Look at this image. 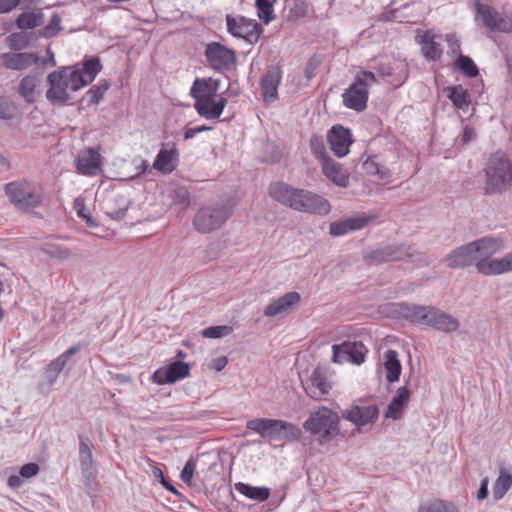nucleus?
<instances>
[{
    "instance_id": "39448f33",
    "label": "nucleus",
    "mask_w": 512,
    "mask_h": 512,
    "mask_svg": "<svg viewBox=\"0 0 512 512\" xmlns=\"http://www.w3.org/2000/svg\"><path fill=\"white\" fill-rule=\"evenodd\" d=\"M303 428L316 437L320 444H325L340 434V416L330 408L321 406L310 413Z\"/></svg>"
},
{
    "instance_id": "cd10ccee",
    "label": "nucleus",
    "mask_w": 512,
    "mask_h": 512,
    "mask_svg": "<svg viewBox=\"0 0 512 512\" xmlns=\"http://www.w3.org/2000/svg\"><path fill=\"white\" fill-rule=\"evenodd\" d=\"M369 222V218L366 216L362 217H351L347 218L343 221H335L332 222L329 226V233L331 236L339 237L347 234L351 231H357L363 229L367 223Z\"/></svg>"
},
{
    "instance_id": "c03bdc74",
    "label": "nucleus",
    "mask_w": 512,
    "mask_h": 512,
    "mask_svg": "<svg viewBox=\"0 0 512 512\" xmlns=\"http://www.w3.org/2000/svg\"><path fill=\"white\" fill-rule=\"evenodd\" d=\"M189 372L190 366L182 361H175L166 368V375L169 378V384L187 377Z\"/></svg>"
},
{
    "instance_id": "de8ad7c7",
    "label": "nucleus",
    "mask_w": 512,
    "mask_h": 512,
    "mask_svg": "<svg viewBox=\"0 0 512 512\" xmlns=\"http://www.w3.org/2000/svg\"><path fill=\"white\" fill-rule=\"evenodd\" d=\"M310 149L312 154L317 158L321 164L325 161V159H329L330 157L327 155L326 146L324 143V139L319 135H312L310 138Z\"/></svg>"
},
{
    "instance_id": "2eb2a0df",
    "label": "nucleus",
    "mask_w": 512,
    "mask_h": 512,
    "mask_svg": "<svg viewBox=\"0 0 512 512\" xmlns=\"http://www.w3.org/2000/svg\"><path fill=\"white\" fill-rule=\"evenodd\" d=\"M415 39L421 46V51L426 60L436 62L442 55V35L433 34L430 31L417 30Z\"/></svg>"
},
{
    "instance_id": "7ed1b4c3",
    "label": "nucleus",
    "mask_w": 512,
    "mask_h": 512,
    "mask_svg": "<svg viewBox=\"0 0 512 512\" xmlns=\"http://www.w3.org/2000/svg\"><path fill=\"white\" fill-rule=\"evenodd\" d=\"M484 174V195H502L510 190L512 186V162L503 151L499 150L490 155L485 163Z\"/></svg>"
},
{
    "instance_id": "4c0bfd02",
    "label": "nucleus",
    "mask_w": 512,
    "mask_h": 512,
    "mask_svg": "<svg viewBox=\"0 0 512 512\" xmlns=\"http://www.w3.org/2000/svg\"><path fill=\"white\" fill-rule=\"evenodd\" d=\"M190 95L195 99V102L205 97H215L216 86L211 83L210 79H196L190 89Z\"/></svg>"
},
{
    "instance_id": "412c9836",
    "label": "nucleus",
    "mask_w": 512,
    "mask_h": 512,
    "mask_svg": "<svg viewBox=\"0 0 512 512\" xmlns=\"http://www.w3.org/2000/svg\"><path fill=\"white\" fill-rule=\"evenodd\" d=\"M301 301V296L296 291L287 292L272 301L264 310L266 317H275L280 314L290 313Z\"/></svg>"
},
{
    "instance_id": "9d476101",
    "label": "nucleus",
    "mask_w": 512,
    "mask_h": 512,
    "mask_svg": "<svg viewBox=\"0 0 512 512\" xmlns=\"http://www.w3.org/2000/svg\"><path fill=\"white\" fill-rule=\"evenodd\" d=\"M298 194L299 200L295 211L321 216L330 212L331 205L329 201L321 195L302 188H300Z\"/></svg>"
},
{
    "instance_id": "6e6552de",
    "label": "nucleus",
    "mask_w": 512,
    "mask_h": 512,
    "mask_svg": "<svg viewBox=\"0 0 512 512\" xmlns=\"http://www.w3.org/2000/svg\"><path fill=\"white\" fill-rule=\"evenodd\" d=\"M225 21L228 33L233 37L244 39L249 44L257 43L263 31L256 20L245 16L228 14Z\"/></svg>"
},
{
    "instance_id": "72a5a7b5",
    "label": "nucleus",
    "mask_w": 512,
    "mask_h": 512,
    "mask_svg": "<svg viewBox=\"0 0 512 512\" xmlns=\"http://www.w3.org/2000/svg\"><path fill=\"white\" fill-rule=\"evenodd\" d=\"M384 367L386 369V379L388 382L393 383L399 380L402 367L398 353L395 350L388 349L384 353Z\"/></svg>"
},
{
    "instance_id": "bb28decb",
    "label": "nucleus",
    "mask_w": 512,
    "mask_h": 512,
    "mask_svg": "<svg viewBox=\"0 0 512 512\" xmlns=\"http://www.w3.org/2000/svg\"><path fill=\"white\" fill-rule=\"evenodd\" d=\"M473 242L477 258H491L505 247V241L499 236H485Z\"/></svg>"
},
{
    "instance_id": "49530a36",
    "label": "nucleus",
    "mask_w": 512,
    "mask_h": 512,
    "mask_svg": "<svg viewBox=\"0 0 512 512\" xmlns=\"http://www.w3.org/2000/svg\"><path fill=\"white\" fill-rule=\"evenodd\" d=\"M32 40V34L26 31L12 33L7 37L8 46L15 51L25 49Z\"/></svg>"
},
{
    "instance_id": "603ef678",
    "label": "nucleus",
    "mask_w": 512,
    "mask_h": 512,
    "mask_svg": "<svg viewBox=\"0 0 512 512\" xmlns=\"http://www.w3.org/2000/svg\"><path fill=\"white\" fill-rule=\"evenodd\" d=\"M61 18L58 14H53L48 24L42 29V35L46 38L55 36L61 29Z\"/></svg>"
},
{
    "instance_id": "3c124183",
    "label": "nucleus",
    "mask_w": 512,
    "mask_h": 512,
    "mask_svg": "<svg viewBox=\"0 0 512 512\" xmlns=\"http://www.w3.org/2000/svg\"><path fill=\"white\" fill-rule=\"evenodd\" d=\"M282 425H283V427H282L283 432H282L281 441L291 442V441H297L301 438L302 431L297 425L290 423V422H286L284 420H282Z\"/></svg>"
},
{
    "instance_id": "aec40b11",
    "label": "nucleus",
    "mask_w": 512,
    "mask_h": 512,
    "mask_svg": "<svg viewBox=\"0 0 512 512\" xmlns=\"http://www.w3.org/2000/svg\"><path fill=\"white\" fill-rule=\"evenodd\" d=\"M475 267L483 275H500L512 271V252L501 259L478 258Z\"/></svg>"
},
{
    "instance_id": "13d9d810",
    "label": "nucleus",
    "mask_w": 512,
    "mask_h": 512,
    "mask_svg": "<svg viewBox=\"0 0 512 512\" xmlns=\"http://www.w3.org/2000/svg\"><path fill=\"white\" fill-rule=\"evenodd\" d=\"M175 196L177 199V202L188 206L190 204V193L186 188L179 187L175 190Z\"/></svg>"
},
{
    "instance_id": "2f4dec72",
    "label": "nucleus",
    "mask_w": 512,
    "mask_h": 512,
    "mask_svg": "<svg viewBox=\"0 0 512 512\" xmlns=\"http://www.w3.org/2000/svg\"><path fill=\"white\" fill-rule=\"evenodd\" d=\"M78 441H79V463H80V469L83 474H88L93 469V454H92V443L90 439L83 435H78Z\"/></svg>"
},
{
    "instance_id": "680f3d73",
    "label": "nucleus",
    "mask_w": 512,
    "mask_h": 512,
    "mask_svg": "<svg viewBox=\"0 0 512 512\" xmlns=\"http://www.w3.org/2000/svg\"><path fill=\"white\" fill-rule=\"evenodd\" d=\"M17 60L13 64H38V59L29 53H19L16 55Z\"/></svg>"
},
{
    "instance_id": "20e7f679",
    "label": "nucleus",
    "mask_w": 512,
    "mask_h": 512,
    "mask_svg": "<svg viewBox=\"0 0 512 512\" xmlns=\"http://www.w3.org/2000/svg\"><path fill=\"white\" fill-rule=\"evenodd\" d=\"M5 195L11 204L21 211H30L43 204V186L35 181L19 179L4 185Z\"/></svg>"
},
{
    "instance_id": "dca6fc26",
    "label": "nucleus",
    "mask_w": 512,
    "mask_h": 512,
    "mask_svg": "<svg viewBox=\"0 0 512 512\" xmlns=\"http://www.w3.org/2000/svg\"><path fill=\"white\" fill-rule=\"evenodd\" d=\"M478 260L473 242H469L455 248L448 253L444 259L446 266L450 269L466 268L475 265Z\"/></svg>"
},
{
    "instance_id": "69168bd1",
    "label": "nucleus",
    "mask_w": 512,
    "mask_h": 512,
    "mask_svg": "<svg viewBox=\"0 0 512 512\" xmlns=\"http://www.w3.org/2000/svg\"><path fill=\"white\" fill-rule=\"evenodd\" d=\"M458 68L465 76L469 78L476 77L479 73L478 66H454Z\"/></svg>"
},
{
    "instance_id": "b1692460",
    "label": "nucleus",
    "mask_w": 512,
    "mask_h": 512,
    "mask_svg": "<svg viewBox=\"0 0 512 512\" xmlns=\"http://www.w3.org/2000/svg\"><path fill=\"white\" fill-rule=\"evenodd\" d=\"M81 349V343H77L49 363L44 372V376L49 385H52L57 380L58 375L64 369L70 357L78 353Z\"/></svg>"
},
{
    "instance_id": "c9c22d12",
    "label": "nucleus",
    "mask_w": 512,
    "mask_h": 512,
    "mask_svg": "<svg viewBox=\"0 0 512 512\" xmlns=\"http://www.w3.org/2000/svg\"><path fill=\"white\" fill-rule=\"evenodd\" d=\"M445 40L448 44L447 54L451 56L452 64H475L474 61L461 53L460 41L453 34H447Z\"/></svg>"
},
{
    "instance_id": "338daca9",
    "label": "nucleus",
    "mask_w": 512,
    "mask_h": 512,
    "mask_svg": "<svg viewBox=\"0 0 512 512\" xmlns=\"http://www.w3.org/2000/svg\"><path fill=\"white\" fill-rule=\"evenodd\" d=\"M488 483H489V480L488 478H484L482 481H481V485L479 487V490L477 492V498L479 500H484L487 498L488 496Z\"/></svg>"
},
{
    "instance_id": "e2e57ef3",
    "label": "nucleus",
    "mask_w": 512,
    "mask_h": 512,
    "mask_svg": "<svg viewBox=\"0 0 512 512\" xmlns=\"http://www.w3.org/2000/svg\"><path fill=\"white\" fill-rule=\"evenodd\" d=\"M475 138V130L473 127L467 125L464 127L462 136H461V142L463 145L468 144L471 140Z\"/></svg>"
},
{
    "instance_id": "58836bf2",
    "label": "nucleus",
    "mask_w": 512,
    "mask_h": 512,
    "mask_svg": "<svg viewBox=\"0 0 512 512\" xmlns=\"http://www.w3.org/2000/svg\"><path fill=\"white\" fill-rule=\"evenodd\" d=\"M43 23L44 14L41 11L23 12L16 18V26L22 31L36 28Z\"/></svg>"
},
{
    "instance_id": "a211bd4d",
    "label": "nucleus",
    "mask_w": 512,
    "mask_h": 512,
    "mask_svg": "<svg viewBox=\"0 0 512 512\" xmlns=\"http://www.w3.org/2000/svg\"><path fill=\"white\" fill-rule=\"evenodd\" d=\"M282 420L270 418H257L247 421L246 428L254 431L262 438L269 437L270 439L281 441L283 432Z\"/></svg>"
},
{
    "instance_id": "423d86ee",
    "label": "nucleus",
    "mask_w": 512,
    "mask_h": 512,
    "mask_svg": "<svg viewBox=\"0 0 512 512\" xmlns=\"http://www.w3.org/2000/svg\"><path fill=\"white\" fill-rule=\"evenodd\" d=\"M234 213L230 202L206 205L197 210L193 217V226L201 234L212 233L220 229Z\"/></svg>"
},
{
    "instance_id": "9b49d317",
    "label": "nucleus",
    "mask_w": 512,
    "mask_h": 512,
    "mask_svg": "<svg viewBox=\"0 0 512 512\" xmlns=\"http://www.w3.org/2000/svg\"><path fill=\"white\" fill-rule=\"evenodd\" d=\"M476 8L488 29L502 33H512V14L499 13L481 3H476Z\"/></svg>"
},
{
    "instance_id": "4be33fe9",
    "label": "nucleus",
    "mask_w": 512,
    "mask_h": 512,
    "mask_svg": "<svg viewBox=\"0 0 512 512\" xmlns=\"http://www.w3.org/2000/svg\"><path fill=\"white\" fill-rule=\"evenodd\" d=\"M205 56L210 64H235L236 52L219 42H210L206 45Z\"/></svg>"
},
{
    "instance_id": "a878e982",
    "label": "nucleus",
    "mask_w": 512,
    "mask_h": 512,
    "mask_svg": "<svg viewBox=\"0 0 512 512\" xmlns=\"http://www.w3.org/2000/svg\"><path fill=\"white\" fill-rule=\"evenodd\" d=\"M100 166L101 155L93 148L81 151L76 159L77 169L85 175H97L100 170Z\"/></svg>"
},
{
    "instance_id": "f3484780",
    "label": "nucleus",
    "mask_w": 512,
    "mask_h": 512,
    "mask_svg": "<svg viewBox=\"0 0 512 512\" xmlns=\"http://www.w3.org/2000/svg\"><path fill=\"white\" fill-rule=\"evenodd\" d=\"M379 415V409L376 404L353 405L351 408L342 411V417L350 421L357 427L373 423Z\"/></svg>"
},
{
    "instance_id": "a19ab883",
    "label": "nucleus",
    "mask_w": 512,
    "mask_h": 512,
    "mask_svg": "<svg viewBox=\"0 0 512 512\" xmlns=\"http://www.w3.org/2000/svg\"><path fill=\"white\" fill-rule=\"evenodd\" d=\"M512 486V474L508 473L505 468H500L499 476L493 486V497L500 500Z\"/></svg>"
},
{
    "instance_id": "e433bc0d",
    "label": "nucleus",
    "mask_w": 512,
    "mask_h": 512,
    "mask_svg": "<svg viewBox=\"0 0 512 512\" xmlns=\"http://www.w3.org/2000/svg\"><path fill=\"white\" fill-rule=\"evenodd\" d=\"M235 489L242 495L263 502L270 496V489L266 487H254L250 484L238 482L235 484Z\"/></svg>"
},
{
    "instance_id": "052dcab7",
    "label": "nucleus",
    "mask_w": 512,
    "mask_h": 512,
    "mask_svg": "<svg viewBox=\"0 0 512 512\" xmlns=\"http://www.w3.org/2000/svg\"><path fill=\"white\" fill-rule=\"evenodd\" d=\"M211 130V127L206 125L198 126V127H188L184 133V140L191 139L195 137L198 133L205 132Z\"/></svg>"
},
{
    "instance_id": "473e14b6",
    "label": "nucleus",
    "mask_w": 512,
    "mask_h": 512,
    "mask_svg": "<svg viewBox=\"0 0 512 512\" xmlns=\"http://www.w3.org/2000/svg\"><path fill=\"white\" fill-rule=\"evenodd\" d=\"M380 77L388 84L399 87L408 77L407 66H380Z\"/></svg>"
},
{
    "instance_id": "c756f323",
    "label": "nucleus",
    "mask_w": 512,
    "mask_h": 512,
    "mask_svg": "<svg viewBox=\"0 0 512 512\" xmlns=\"http://www.w3.org/2000/svg\"><path fill=\"white\" fill-rule=\"evenodd\" d=\"M410 395L411 391L407 386L400 387L397 390L395 397L389 403L385 411V417L392 418L394 420L401 418L404 407L409 401Z\"/></svg>"
},
{
    "instance_id": "5fc2aeb1",
    "label": "nucleus",
    "mask_w": 512,
    "mask_h": 512,
    "mask_svg": "<svg viewBox=\"0 0 512 512\" xmlns=\"http://www.w3.org/2000/svg\"><path fill=\"white\" fill-rule=\"evenodd\" d=\"M15 108L3 97H0V118L10 120L14 117Z\"/></svg>"
},
{
    "instance_id": "0e129e2a",
    "label": "nucleus",
    "mask_w": 512,
    "mask_h": 512,
    "mask_svg": "<svg viewBox=\"0 0 512 512\" xmlns=\"http://www.w3.org/2000/svg\"><path fill=\"white\" fill-rule=\"evenodd\" d=\"M20 0H0V13H8L14 9Z\"/></svg>"
},
{
    "instance_id": "7c9ffc66",
    "label": "nucleus",
    "mask_w": 512,
    "mask_h": 512,
    "mask_svg": "<svg viewBox=\"0 0 512 512\" xmlns=\"http://www.w3.org/2000/svg\"><path fill=\"white\" fill-rule=\"evenodd\" d=\"M177 156L178 151L175 144L171 149L162 148L154 160L153 168L165 174L171 173L175 169L174 161Z\"/></svg>"
},
{
    "instance_id": "ddd939ff",
    "label": "nucleus",
    "mask_w": 512,
    "mask_h": 512,
    "mask_svg": "<svg viewBox=\"0 0 512 512\" xmlns=\"http://www.w3.org/2000/svg\"><path fill=\"white\" fill-rule=\"evenodd\" d=\"M299 190L300 188L293 187L286 182L276 181L269 185L268 194L275 202L295 211L299 200Z\"/></svg>"
},
{
    "instance_id": "37998d69",
    "label": "nucleus",
    "mask_w": 512,
    "mask_h": 512,
    "mask_svg": "<svg viewBox=\"0 0 512 512\" xmlns=\"http://www.w3.org/2000/svg\"><path fill=\"white\" fill-rule=\"evenodd\" d=\"M277 0H256L255 5L257 8L258 18L265 24L268 25L275 19L274 5Z\"/></svg>"
},
{
    "instance_id": "4d7b16f0",
    "label": "nucleus",
    "mask_w": 512,
    "mask_h": 512,
    "mask_svg": "<svg viewBox=\"0 0 512 512\" xmlns=\"http://www.w3.org/2000/svg\"><path fill=\"white\" fill-rule=\"evenodd\" d=\"M153 383L158 385L169 384V378L166 375V368L157 369L151 376Z\"/></svg>"
},
{
    "instance_id": "09e8293b",
    "label": "nucleus",
    "mask_w": 512,
    "mask_h": 512,
    "mask_svg": "<svg viewBox=\"0 0 512 512\" xmlns=\"http://www.w3.org/2000/svg\"><path fill=\"white\" fill-rule=\"evenodd\" d=\"M233 327L229 325L211 326L202 330L201 334L204 338L218 339L230 335Z\"/></svg>"
},
{
    "instance_id": "bf43d9fd",
    "label": "nucleus",
    "mask_w": 512,
    "mask_h": 512,
    "mask_svg": "<svg viewBox=\"0 0 512 512\" xmlns=\"http://www.w3.org/2000/svg\"><path fill=\"white\" fill-rule=\"evenodd\" d=\"M379 165L380 164L376 162L375 157H369L363 163V169L368 175L373 176L375 173H377Z\"/></svg>"
},
{
    "instance_id": "f03ea898",
    "label": "nucleus",
    "mask_w": 512,
    "mask_h": 512,
    "mask_svg": "<svg viewBox=\"0 0 512 512\" xmlns=\"http://www.w3.org/2000/svg\"><path fill=\"white\" fill-rule=\"evenodd\" d=\"M401 315L413 324L429 326L444 333L455 332L460 327L457 318L435 306L404 304Z\"/></svg>"
},
{
    "instance_id": "6e6d98bb",
    "label": "nucleus",
    "mask_w": 512,
    "mask_h": 512,
    "mask_svg": "<svg viewBox=\"0 0 512 512\" xmlns=\"http://www.w3.org/2000/svg\"><path fill=\"white\" fill-rule=\"evenodd\" d=\"M40 467L37 463H26L20 468V476L22 478H31L39 473Z\"/></svg>"
},
{
    "instance_id": "8fccbe9b",
    "label": "nucleus",
    "mask_w": 512,
    "mask_h": 512,
    "mask_svg": "<svg viewBox=\"0 0 512 512\" xmlns=\"http://www.w3.org/2000/svg\"><path fill=\"white\" fill-rule=\"evenodd\" d=\"M418 512H458L456 508L443 500H437L419 507Z\"/></svg>"
},
{
    "instance_id": "1a4fd4ad",
    "label": "nucleus",
    "mask_w": 512,
    "mask_h": 512,
    "mask_svg": "<svg viewBox=\"0 0 512 512\" xmlns=\"http://www.w3.org/2000/svg\"><path fill=\"white\" fill-rule=\"evenodd\" d=\"M411 250V246L390 244L370 251L364 256V261L371 266L411 259L413 257Z\"/></svg>"
},
{
    "instance_id": "f8f14e48",
    "label": "nucleus",
    "mask_w": 512,
    "mask_h": 512,
    "mask_svg": "<svg viewBox=\"0 0 512 512\" xmlns=\"http://www.w3.org/2000/svg\"><path fill=\"white\" fill-rule=\"evenodd\" d=\"M332 350V361L339 364L351 362L359 365L364 362L367 353V349L362 342L345 341L340 345H333Z\"/></svg>"
},
{
    "instance_id": "6ab92c4d",
    "label": "nucleus",
    "mask_w": 512,
    "mask_h": 512,
    "mask_svg": "<svg viewBox=\"0 0 512 512\" xmlns=\"http://www.w3.org/2000/svg\"><path fill=\"white\" fill-rule=\"evenodd\" d=\"M282 71L280 66H270L260 81L261 94L266 104L278 99V86L281 83Z\"/></svg>"
},
{
    "instance_id": "393cba45",
    "label": "nucleus",
    "mask_w": 512,
    "mask_h": 512,
    "mask_svg": "<svg viewBox=\"0 0 512 512\" xmlns=\"http://www.w3.org/2000/svg\"><path fill=\"white\" fill-rule=\"evenodd\" d=\"M323 174L336 186L346 188L350 183V175L340 163L332 158L325 159L321 164Z\"/></svg>"
},
{
    "instance_id": "4468645a",
    "label": "nucleus",
    "mask_w": 512,
    "mask_h": 512,
    "mask_svg": "<svg viewBox=\"0 0 512 512\" xmlns=\"http://www.w3.org/2000/svg\"><path fill=\"white\" fill-rule=\"evenodd\" d=\"M327 141L335 156L341 158L349 153V147L353 143L350 129L342 125H334L327 134Z\"/></svg>"
},
{
    "instance_id": "79ce46f5",
    "label": "nucleus",
    "mask_w": 512,
    "mask_h": 512,
    "mask_svg": "<svg viewBox=\"0 0 512 512\" xmlns=\"http://www.w3.org/2000/svg\"><path fill=\"white\" fill-rule=\"evenodd\" d=\"M108 88L109 83L104 80L90 88L83 96L82 101L85 102L87 106L96 105L103 99Z\"/></svg>"
},
{
    "instance_id": "ea45409f",
    "label": "nucleus",
    "mask_w": 512,
    "mask_h": 512,
    "mask_svg": "<svg viewBox=\"0 0 512 512\" xmlns=\"http://www.w3.org/2000/svg\"><path fill=\"white\" fill-rule=\"evenodd\" d=\"M39 84V79L36 76H26L19 84L18 92L28 103H33L36 100V88Z\"/></svg>"
},
{
    "instance_id": "c85d7f7f",
    "label": "nucleus",
    "mask_w": 512,
    "mask_h": 512,
    "mask_svg": "<svg viewBox=\"0 0 512 512\" xmlns=\"http://www.w3.org/2000/svg\"><path fill=\"white\" fill-rule=\"evenodd\" d=\"M330 385L324 372L320 368L313 370L310 384L305 388L306 393L313 399L319 400L329 392Z\"/></svg>"
},
{
    "instance_id": "864d4df0",
    "label": "nucleus",
    "mask_w": 512,
    "mask_h": 512,
    "mask_svg": "<svg viewBox=\"0 0 512 512\" xmlns=\"http://www.w3.org/2000/svg\"><path fill=\"white\" fill-rule=\"evenodd\" d=\"M195 469H196V460L194 458H190L186 462L184 468L181 471V474H180L181 480L189 486H191V484H192V478H193Z\"/></svg>"
},
{
    "instance_id": "5701e85b",
    "label": "nucleus",
    "mask_w": 512,
    "mask_h": 512,
    "mask_svg": "<svg viewBox=\"0 0 512 512\" xmlns=\"http://www.w3.org/2000/svg\"><path fill=\"white\" fill-rule=\"evenodd\" d=\"M227 104L226 98L219 96L218 99L214 97L199 99L194 103V108L197 113L206 119H217L222 114Z\"/></svg>"
},
{
    "instance_id": "a18cd8bd",
    "label": "nucleus",
    "mask_w": 512,
    "mask_h": 512,
    "mask_svg": "<svg viewBox=\"0 0 512 512\" xmlns=\"http://www.w3.org/2000/svg\"><path fill=\"white\" fill-rule=\"evenodd\" d=\"M41 251L48 256L56 259H67L72 255L71 250L63 244L57 242H47L41 247Z\"/></svg>"
},
{
    "instance_id": "0eeeda50",
    "label": "nucleus",
    "mask_w": 512,
    "mask_h": 512,
    "mask_svg": "<svg viewBox=\"0 0 512 512\" xmlns=\"http://www.w3.org/2000/svg\"><path fill=\"white\" fill-rule=\"evenodd\" d=\"M376 81L374 73L358 72L352 84L342 94L343 104L357 112L364 111L367 107L369 88Z\"/></svg>"
},
{
    "instance_id": "f704fd0d",
    "label": "nucleus",
    "mask_w": 512,
    "mask_h": 512,
    "mask_svg": "<svg viewBox=\"0 0 512 512\" xmlns=\"http://www.w3.org/2000/svg\"><path fill=\"white\" fill-rule=\"evenodd\" d=\"M447 98L460 110H467L471 104L470 95L461 85H454L444 89Z\"/></svg>"
},
{
    "instance_id": "f257e3e1",
    "label": "nucleus",
    "mask_w": 512,
    "mask_h": 512,
    "mask_svg": "<svg viewBox=\"0 0 512 512\" xmlns=\"http://www.w3.org/2000/svg\"><path fill=\"white\" fill-rule=\"evenodd\" d=\"M72 66H61L47 76L46 99L54 106L71 105L70 91L76 92L92 83L103 66H82L71 70Z\"/></svg>"
},
{
    "instance_id": "774afa93",
    "label": "nucleus",
    "mask_w": 512,
    "mask_h": 512,
    "mask_svg": "<svg viewBox=\"0 0 512 512\" xmlns=\"http://www.w3.org/2000/svg\"><path fill=\"white\" fill-rule=\"evenodd\" d=\"M228 363V360L225 356H222V357H218L216 358L214 361H213V368L216 370V371H221L225 368V366L227 365Z\"/></svg>"
}]
</instances>
